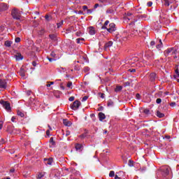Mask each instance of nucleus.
I'll return each mask as SVG.
<instances>
[{
	"label": "nucleus",
	"instance_id": "20e7f679",
	"mask_svg": "<svg viewBox=\"0 0 179 179\" xmlns=\"http://www.w3.org/2000/svg\"><path fill=\"white\" fill-rule=\"evenodd\" d=\"M80 104H81L80 101L76 100L73 103V104L70 106V107L71 110H78V108H79V107H80Z\"/></svg>",
	"mask_w": 179,
	"mask_h": 179
},
{
	"label": "nucleus",
	"instance_id": "6e6552de",
	"mask_svg": "<svg viewBox=\"0 0 179 179\" xmlns=\"http://www.w3.org/2000/svg\"><path fill=\"white\" fill-rule=\"evenodd\" d=\"M125 62H138L137 57H127L125 59Z\"/></svg>",
	"mask_w": 179,
	"mask_h": 179
},
{
	"label": "nucleus",
	"instance_id": "473e14b6",
	"mask_svg": "<svg viewBox=\"0 0 179 179\" xmlns=\"http://www.w3.org/2000/svg\"><path fill=\"white\" fill-rule=\"evenodd\" d=\"M159 20L158 21V22H163V19H166V17H164V14H161L160 15H159Z\"/></svg>",
	"mask_w": 179,
	"mask_h": 179
},
{
	"label": "nucleus",
	"instance_id": "4be33fe9",
	"mask_svg": "<svg viewBox=\"0 0 179 179\" xmlns=\"http://www.w3.org/2000/svg\"><path fill=\"white\" fill-rule=\"evenodd\" d=\"M113 46V41H108L104 45V48H110V47Z\"/></svg>",
	"mask_w": 179,
	"mask_h": 179
},
{
	"label": "nucleus",
	"instance_id": "a19ab883",
	"mask_svg": "<svg viewBox=\"0 0 179 179\" xmlns=\"http://www.w3.org/2000/svg\"><path fill=\"white\" fill-rule=\"evenodd\" d=\"M152 5H153V2H152V1H148L147 3V6H148L149 8H150V6H152Z\"/></svg>",
	"mask_w": 179,
	"mask_h": 179
},
{
	"label": "nucleus",
	"instance_id": "2eb2a0df",
	"mask_svg": "<svg viewBox=\"0 0 179 179\" xmlns=\"http://www.w3.org/2000/svg\"><path fill=\"white\" fill-rule=\"evenodd\" d=\"M12 44H13V42H12L11 41H6L4 43V45L8 48H10Z\"/></svg>",
	"mask_w": 179,
	"mask_h": 179
},
{
	"label": "nucleus",
	"instance_id": "f8f14e48",
	"mask_svg": "<svg viewBox=\"0 0 179 179\" xmlns=\"http://www.w3.org/2000/svg\"><path fill=\"white\" fill-rule=\"evenodd\" d=\"M150 80L151 82H155V80H156V73H151L150 74Z\"/></svg>",
	"mask_w": 179,
	"mask_h": 179
},
{
	"label": "nucleus",
	"instance_id": "f03ea898",
	"mask_svg": "<svg viewBox=\"0 0 179 179\" xmlns=\"http://www.w3.org/2000/svg\"><path fill=\"white\" fill-rule=\"evenodd\" d=\"M177 52V49L174 48H168L167 50H166L164 52V54L165 55V57H169V55H170V54H171V55H174V54H176Z\"/></svg>",
	"mask_w": 179,
	"mask_h": 179
},
{
	"label": "nucleus",
	"instance_id": "58836bf2",
	"mask_svg": "<svg viewBox=\"0 0 179 179\" xmlns=\"http://www.w3.org/2000/svg\"><path fill=\"white\" fill-rule=\"evenodd\" d=\"M124 87H127V86H131V83L129 81L125 82L124 83Z\"/></svg>",
	"mask_w": 179,
	"mask_h": 179
},
{
	"label": "nucleus",
	"instance_id": "c756f323",
	"mask_svg": "<svg viewBox=\"0 0 179 179\" xmlns=\"http://www.w3.org/2000/svg\"><path fill=\"white\" fill-rule=\"evenodd\" d=\"M44 177V173H39L36 177L37 179H41Z\"/></svg>",
	"mask_w": 179,
	"mask_h": 179
},
{
	"label": "nucleus",
	"instance_id": "f257e3e1",
	"mask_svg": "<svg viewBox=\"0 0 179 179\" xmlns=\"http://www.w3.org/2000/svg\"><path fill=\"white\" fill-rule=\"evenodd\" d=\"M11 15L13 16V19L15 20H20V17H22V13L17 8H14L11 10Z\"/></svg>",
	"mask_w": 179,
	"mask_h": 179
},
{
	"label": "nucleus",
	"instance_id": "f3484780",
	"mask_svg": "<svg viewBox=\"0 0 179 179\" xmlns=\"http://www.w3.org/2000/svg\"><path fill=\"white\" fill-rule=\"evenodd\" d=\"M49 143L50 144V148H54L55 146V141H54V137H51Z\"/></svg>",
	"mask_w": 179,
	"mask_h": 179
},
{
	"label": "nucleus",
	"instance_id": "7c9ffc66",
	"mask_svg": "<svg viewBox=\"0 0 179 179\" xmlns=\"http://www.w3.org/2000/svg\"><path fill=\"white\" fill-rule=\"evenodd\" d=\"M45 33V30L44 29H43L38 31L39 36H43Z\"/></svg>",
	"mask_w": 179,
	"mask_h": 179
},
{
	"label": "nucleus",
	"instance_id": "ddd939ff",
	"mask_svg": "<svg viewBox=\"0 0 179 179\" xmlns=\"http://www.w3.org/2000/svg\"><path fill=\"white\" fill-rule=\"evenodd\" d=\"M88 29H89V33L91 36H94V34H96V30H94V27H90Z\"/></svg>",
	"mask_w": 179,
	"mask_h": 179
},
{
	"label": "nucleus",
	"instance_id": "13d9d810",
	"mask_svg": "<svg viewBox=\"0 0 179 179\" xmlns=\"http://www.w3.org/2000/svg\"><path fill=\"white\" fill-rule=\"evenodd\" d=\"M48 59L50 62H52V61H55V59L51 58V57H48Z\"/></svg>",
	"mask_w": 179,
	"mask_h": 179
},
{
	"label": "nucleus",
	"instance_id": "69168bd1",
	"mask_svg": "<svg viewBox=\"0 0 179 179\" xmlns=\"http://www.w3.org/2000/svg\"><path fill=\"white\" fill-rule=\"evenodd\" d=\"M27 94L30 96V94H31V91H27Z\"/></svg>",
	"mask_w": 179,
	"mask_h": 179
},
{
	"label": "nucleus",
	"instance_id": "c9c22d12",
	"mask_svg": "<svg viewBox=\"0 0 179 179\" xmlns=\"http://www.w3.org/2000/svg\"><path fill=\"white\" fill-rule=\"evenodd\" d=\"M115 176V172L114 171H110L109 173V177H114Z\"/></svg>",
	"mask_w": 179,
	"mask_h": 179
},
{
	"label": "nucleus",
	"instance_id": "bb28decb",
	"mask_svg": "<svg viewBox=\"0 0 179 179\" xmlns=\"http://www.w3.org/2000/svg\"><path fill=\"white\" fill-rule=\"evenodd\" d=\"M49 37L51 40H53L54 41L57 40V36H55V34H50Z\"/></svg>",
	"mask_w": 179,
	"mask_h": 179
},
{
	"label": "nucleus",
	"instance_id": "cd10ccee",
	"mask_svg": "<svg viewBox=\"0 0 179 179\" xmlns=\"http://www.w3.org/2000/svg\"><path fill=\"white\" fill-rule=\"evenodd\" d=\"M121 90H122V86H117L115 89V92H121Z\"/></svg>",
	"mask_w": 179,
	"mask_h": 179
},
{
	"label": "nucleus",
	"instance_id": "0e129e2a",
	"mask_svg": "<svg viewBox=\"0 0 179 179\" xmlns=\"http://www.w3.org/2000/svg\"><path fill=\"white\" fill-rule=\"evenodd\" d=\"M50 55H51L52 57H55V52H52L50 53Z\"/></svg>",
	"mask_w": 179,
	"mask_h": 179
},
{
	"label": "nucleus",
	"instance_id": "1a4fd4ad",
	"mask_svg": "<svg viewBox=\"0 0 179 179\" xmlns=\"http://www.w3.org/2000/svg\"><path fill=\"white\" fill-rule=\"evenodd\" d=\"M52 162H53V159L52 157L48 158V159H47V158L44 159V163L46 165L51 166L52 164Z\"/></svg>",
	"mask_w": 179,
	"mask_h": 179
},
{
	"label": "nucleus",
	"instance_id": "a211bd4d",
	"mask_svg": "<svg viewBox=\"0 0 179 179\" xmlns=\"http://www.w3.org/2000/svg\"><path fill=\"white\" fill-rule=\"evenodd\" d=\"M8 10V5L6 4H1L0 6V12H2L3 10Z\"/></svg>",
	"mask_w": 179,
	"mask_h": 179
},
{
	"label": "nucleus",
	"instance_id": "e2e57ef3",
	"mask_svg": "<svg viewBox=\"0 0 179 179\" xmlns=\"http://www.w3.org/2000/svg\"><path fill=\"white\" fill-rule=\"evenodd\" d=\"M33 66H37V63L36 62H32Z\"/></svg>",
	"mask_w": 179,
	"mask_h": 179
},
{
	"label": "nucleus",
	"instance_id": "49530a36",
	"mask_svg": "<svg viewBox=\"0 0 179 179\" xmlns=\"http://www.w3.org/2000/svg\"><path fill=\"white\" fill-rule=\"evenodd\" d=\"M89 99V96H85L83 99H82V101H86V100H87Z\"/></svg>",
	"mask_w": 179,
	"mask_h": 179
},
{
	"label": "nucleus",
	"instance_id": "774afa93",
	"mask_svg": "<svg viewBox=\"0 0 179 179\" xmlns=\"http://www.w3.org/2000/svg\"><path fill=\"white\" fill-rule=\"evenodd\" d=\"M115 179H121V178L118 177V176L116 175V176H115Z\"/></svg>",
	"mask_w": 179,
	"mask_h": 179
},
{
	"label": "nucleus",
	"instance_id": "4468645a",
	"mask_svg": "<svg viewBox=\"0 0 179 179\" xmlns=\"http://www.w3.org/2000/svg\"><path fill=\"white\" fill-rule=\"evenodd\" d=\"M99 118V121H103V120H106V115L101 112H100L98 115Z\"/></svg>",
	"mask_w": 179,
	"mask_h": 179
},
{
	"label": "nucleus",
	"instance_id": "79ce46f5",
	"mask_svg": "<svg viewBox=\"0 0 179 179\" xmlns=\"http://www.w3.org/2000/svg\"><path fill=\"white\" fill-rule=\"evenodd\" d=\"M156 103L157 104H160V103H162V99L160 98L157 99Z\"/></svg>",
	"mask_w": 179,
	"mask_h": 179
},
{
	"label": "nucleus",
	"instance_id": "72a5a7b5",
	"mask_svg": "<svg viewBox=\"0 0 179 179\" xmlns=\"http://www.w3.org/2000/svg\"><path fill=\"white\" fill-rule=\"evenodd\" d=\"M45 20H48V22H50V20L52 19V17L49 15H46L45 16Z\"/></svg>",
	"mask_w": 179,
	"mask_h": 179
},
{
	"label": "nucleus",
	"instance_id": "3c124183",
	"mask_svg": "<svg viewBox=\"0 0 179 179\" xmlns=\"http://www.w3.org/2000/svg\"><path fill=\"white\" fill-rule=\"evenodd\" d=\"M92 12H93V10H92V9H87V13L88 15H90V14L92 13Z\"/></svg>",
	"mask_w": 179,
	"mask_h": 179
},
{
	"label": "nucleus",
	"instance_id": "6e6d98bb",
	"mask_svg": "<svg viewBox=\"0 0 179 179\" xmlns=\"http://www.w3.org/2000/svg\"><path fill=\"white\" fill-rule=\"evenodd\" d=\"M72 86V82L69 81L68 83H67V87H71Z\"/></svg>",
	"mask_w": 179,
	"mask_h": 179
},
{
	"label": "nucleus",
	"instance_id": "c85d7f7f",
	"mask_svg": "<svg viewBox=\"0 0 179 179\" xmlns=\"http://www.w3.org/2000/svg\"><path fill=\"white\" fill-rule=\"evenodd\" d=\"M17 115H19V117H21L22 118H23V117H24V113H23L22 111L18 110L17 112Z\"/></svg>",
	"mask_w": 179,
	"mask_h": 179
},
{
	"label": "nucleus",
	"instance_id": "b1692460",
	"mask_svg": "<svg viewBox=\"0 0 179 179\" xmlns=\"http://www.w3.org/2000/svg\"><path fill=\"white\" fill-rule=\"evenodd\" d=\"M176 75H174V78H179V69H178V66H176V70H175Z\"/></svg>",
	"mask_w": 179,
	"mask_h": 179
},
{
	"label": "nucleus",
	"instance_id": "bf43d9fd",
	"mask_svg": "<svg viewBox=\"0 0 179 179\" xmlns=\"http://www.w3.org/2000/svg\"><path fill=\"white\" fill-rule=\"evenodd\" d=\"M99 6H100L99 5V3H96V4L94 6V9H97V8H99Z\"/></svg>",
	"mask_w": 179,
	"mask_h": 179
},
{
	"label": "nucleus",
	"instance_id": "37998d69",
	"mask_svg": "<svg viewBox=\"0 0 179 179\" xmlns=\"http://www.w3.org/2000/svg\"><path fill=\"white\" fill-rule=\"evenodd\" d=\"M163 47V45L158 44L156 45L157 50H160Z\"/></svg>",
	"mask_w": 179,
	"mask_h": 179
},
{
	"label": "nucleus",
	"instance_id": "ea45409f",
	"mask_svg": "<svg viewBox=\"0 0 179 179\" xmlns=\"http://www.w3.org/2000/svg\"><path fill=\"white\" fill-rule=\"evenodd\" d=\"M51 85H54V82H48V84L46 85L47 87H50Z\"/></svg>",
	"mask_w": 179,
	"mask_h": 179
},
{
	"label": "nucleus",
	"instance_id": "a878e982",
	"mask_svg": "<svg viewBox=\"0 0 179 179\" xmlns=\"http://www.w3.org/2000/svg\"><path fill=\"white\" fill-rule=\"evenodd\" d=\"M113 106H114V101H113V100H111V99H109L108 101V106L113 107Z\"/></svg>",
	"mask_w": 179,
	"mask_h": 179
},
{
	"label": "nucleus",
	"instance_id": "603ef678",
	"mask_svg": "<svg viewBox=\"0 0 179 179\" xmlns=\"http://www.w3.org/2000/svg\"><path fill=\"white\" fill-rule=\"evenodd\" d=\"M164 173H165L166 176H169V174H170V171L167 169L165 170Z\"/></svg>",
	"mask_w": 179,
	"mask_h": 179
},
{
	"label": "nucleus",
	"instance_id": "423d86ee",
	"mask_svg": "<svg viewBox=\"0 0 179 179\" xmlns=\"http://www.w3.org/2000/svg\"><path fill=\"white\" fill-rule=\"evenodd\" d=\"M8 83L5 79H0V89H6Z\"/></svg>",
	"mask_w": 179,
	"mask_h": 179
},
{
	"label": "nucleus",
	"instance_id": "5701e85b",
	"mask_svg": "<svg viewBox=\"0 0 179 179\" xmlns=\"http://www.w3.org/2000/svg\"><path fill=\"white\" fill-rule=\"evenodd\" d=\"M15 59L17 61H20L21 59H23V56H22V54L18 53L15 55Z\"/></svg>",
	"mask_w": 179,
	"mask_h": 179
},
{
	"label": "nucleus",
	"instance_id": "f704fd0d",
	"mask_svg": "<svg viewBox=\"0 0 179 179\" xmlns=\"http://www.w3.org/2000/svg\"><path fill=\"white\" fill-rule=\"evenodd\" d=\"M143 113H145L147 115H148V114H150V110L146 108L143 110Z\"/></svg>",
	"mask_w": 179,
	"mask_h": 179
},
{
	"label": "nucleus",
	"instance_id": "39448f33",
	"mask_svg": "<svg viewBox=\"0 0 179 179\" xmlns=\"http://www.w3.org/2000/svg\"><path fill=\"white\" fill-rule=\"evenodd\" d=\"M106 30L108 31V33H113V31H115V30H117V28H115V24L110 23L109 24V28H108Z\"/></svg>",
	"mask_w": 179,
	"mask_h": 179
},
{
	"label": "nucleus",
	"instance_id": "393cba45",
	"mask_svg": "<svg viewBox=\"0 0 179 179\" xmlns=\"http://www.w3.org/2000/svg\"><path fill=\"white\" fill-rule=\"evenodd\" d=\"M157 117H158L159 118H163L164 117V113H162V112L157 110Z\"/></svg>",
	"mask_w": 179,
	"mask_h": 179
},
{
	"label": "nucleus",
	"instance_id": "a18cd8bd",
	"mask_svg": "<svg viewBox=\"0 0 179 179\" xmlns=\"http://www.w3.org/2000/svg\"><path fill=\"white\" fill-rule=\"evenodd\" d=\"M15 43H20V37L15 38Z\"/></svg>",
	"mask_w": 179,
	"mask_h": 179
},
{
	"label": "nucleus",
	"instance_id": "864d4df0",
	"mask_svg": "<svg viewBox=\"0 0 179 179\" xmlns=\"http://www.w3.org/2000/svg\"><path fill=\"white\" fill-rule=\"evenodd\" d=\"M113 12H114V10H113L112 9H108L106 10V13H113Z\"/></svg>",
	"mask_w": 179,
	"mask_h": 179
},
{
	"label": "nucleus",
	"instance_id": "9b49d317",
	"mask_svg": "<svg viewBox=\"0 0 179 179\" xmlns=\"http://www.w3.org/2000/svg\"><path fill=\"white\" fill-rule=\"evenodd\" d=\"M19 75H20L22 78H24L26 76V71H24V69H23V67L20 68Z\"/></svg>",
	"mask_w": 179,
	"mask_h": 179
},
{
	"label": "nucleus",
	"instance_id": "c03bdc74",
	"mask_svg": "<svg viewBox=\"0 0 179 179\" xmlns=\"http://www.w3.org/2000/svg\"><path fill=\"white\" fill-rule=\"evenodd\" d=\"M129 72L134 73L136 72V69H130L128 70Z\"/></svg>",
	"mask_w": 179,
	"mask_h": 179
},
{
	"label": "nucleus",
	"instance_id": "4c0bfd02",
	"mask_svg": "<svg viewBox=\"0 0 179 179\" xmlns=\"http://www.w3.org/2000/svg\"><path fill=\"white\" fill-rule=\"evenodd\" d=\"M128 165L129 166V167H133V166H134V161H132L131 159L129 160Z\"/></svg>",
	"mask_w": 179,
	"mask_h": 179
},
{
	"label": "nucleus",
	"instance_id": "412c9836",
	"mask_svg": "<svg viewBox=\"0 0 179 179\" xmlns=\"http://www.w3.org/2000/svg\"><path fill=\"white\" fill-rule=\"evenodd\" d=\"M76 150H82L83 149V145L82 144L77 143L76 144Z\"/></svg>",
	"mask_w": 179,
	"mask_h": 179
},
{
	"label": "nucleus",
	"instance_id": "8fccbe9b",
	"mask_svg": "<svg viewBox=\"0 0 179 179\" xmlns=\"http://www.w3.org/2000/svg\"><path fill=\"white\" fill-rule=\"evenodd\" d=\"M85 137H86V134H83L80 136V138H81L82 139H85Z\"/></svg>",
	"mask_w": 179,
	"mask_h": 179
},
{
	"label": "nucleus",
	"instance_id": "052dcab7",
	"mask_svg": "<svg viewBox=\"0 0 179 179\" xmlns=\"http://www.w3.org/2000/svg\"><path fill=\"white\" fill-rule=\"evenodd\" d=\"M83 10H87V6H83Z\"/></svg>",
	"mask_w": 179,
	"mask_h": 179
},
{
	"label": "nucleus",
	"instance_id": "dca6fc26",
	"mask_svg": "<svg viewBox=\"0 0 179 179\" xmlns=\"http://www.w3.org/2000/svg\"><path fill=\"white\" fill-rule=\"evenodd\" d=\"M63 124L66 127H71L72 123H71V122H69V120H68L67 119H64L63 120Z\"/></svg>",
	"mask_w": 179,
	"mask_h": 179
},
{
	"label": "nucleus",
	"instance_id": "2f4dec72",
	"mask_svg": "<svg viewBox=\"0 0 179 179\" xmlns=\"http://www.w3.org/2000/svg\"><path fill=\"white\" fill-rule=\"evenodd\" d=\"M155 45H156V42H155L154 41H152L150 43V48H153V47H155Z\"/></svg>",
	"mask_w": 179,
	"mask_h": 179
},
{
	"label": "nucleus",
	"instance_id": "aec40b11",
	"mask_svg": "<svg viewBox=\"0 0 179 179\" xmlns=\"http://www.w3.org/2000/svg\"><path fill=\"white\" fill-rule=\"evenodd\" d=\"M72 31H75V29H73V27H70L69 28H67L66 29V34H68L69 33H72Z\"/></svg>",
	"mask_w": 179,
	"mask_h": 179
},
{
	"label": "nucleus",
	"instance_id": "680f3d73",
	"mask_svg": "<svg viewBox=\"0 0 179 179\" xmlns=\"http://www.w3.org/2000/svg\"><path fill=\"white\" fill-rule=\"evenodd\" d=\"M171 107H174L176 106V102H172L170 103Z\"/></svg>",
	"mask_w": 179,
	"mask_h": 179
},
{
	"label": "nucleus",
	"instance_id": "338daca9",
	"mask_svg": "<svg viewBox=\"0 0 179 179\" xmlns=\"http://www.w3.org/2000/svg\"><path fill=\"white\" fill-rule=\"evenodd\" d=\"M46 135H47L48 136H50V130H47V131H46Z\"/></svg>",
	"mask_w": 179,
	"mask_h": 179
},
{
	"label": "nucleus",
	"instance_id": "9d476101",
	"mask_svg": "<svg viewBox=\"0 0 179 179\" xmlns=\"http://www.w3.org/2000/svg\"><path fill=\"white\" fill-rule=\"evenodd\" d=\"M165 6H170V3H174L176 0H164Z\"/></svg>",
	"mask_w": 179,
	"mask_h": 179
},
{
	"label": "nucleus",
	"instance_id": "7ed1b4c3",
	"mask_svg": "<svg viewBox=\"0 0 179 179\" xmlns=\"http://www.w3.org/2000/svg\"><path fill=\"white\" fill-rule=\"evenodd\" d=\"M0 104H1V106H3V108L7 110V111H10V103L8 101L1 100Z\"/></svg>",
	"mask_w": 179,
	"mask_h": 179
},
{
	"label": "nucleus",
	"instance_id": "4d7b16f0",
	"mask_svg": "<svg viewBox=\"0 0 179 179\" xmlns=\"http://www.w3.org/2000/svg\"><path fill=\"white\" fill-rule=\"evenodd\" d=\"M69 135H71V131H66L65 136H69Z\"/></svg>",
	"mask_w": 179,
	"mask_h": 179
},
{
	"label": "nucleus",
	"instance_id": "0eeeda50",
	"mask_svg": "<svg viewBox=\"0 0 179 179\" xmlns=\"http://www.w3.org/2000/svg\"><path fill=\"white\" fill-rule=\"evenodd\" d=\"M160 23H162V21H157L154 22L155 30H160V29H162V25L160 24Z\"/></svg>",
	"mask_w": 179,
	"mask_h": 179
},
{
	"label": "nucleus",
	"instance_id": "de8ad7c7",
	"mask_svg": "<svg viewBox=\"0 0 179 179\" xmlns=\"http://www.w3.org/2000/svg\"><path fill=\"white\" fill-rule=\"evenodd\" d=\"M136 99H137V100H141V94H136Z\"/></svg>",
	"mask_w": 179,
	"mask_h": 179
},
{
	"label": "nucleus",
	"instance_id": "09e8293b",
	"mask_svg": "<svg viewBox=\"0 0 179 179\" xmlns=\"http://www.w3.org/2000/svg\"><path fill=\"white\" fill-rule=\"evenodd\" d=\"M80 41H81L80 38H78L76 39L77 44H82L83 42H80Z\"/></svg>",
	"mask_w": 179,
	"mask_h": 179
},
{
	"label": "nucleus",
	"instance_id": "6ab92c4d",
	"mask_svg": "<svg viewBox=\"0 0 179 179\" xmlns=\"http://www.w3.org/2000/svg\"><path fill=\"white\" fill-rule=\"evenodd\" d=\"M110 23V21L106 20L103 24V26L101 27L102 30H107V26H108V24Z\"/></svg>",
	"mask_w": 179,
	"mask_h": 179
},
{
	"label": "nucleus",
	"instance_id": "5fc2aeb1",
	"mask_svg": "<svg viewBox=\"0 0 179 179\" xmlns=\"http://www.w3.org/2000/svg\"><path fill=\"white\" fill-rule=\"evenodd\" d=\"M73 100H75V96H71V97L69 99V101H73Z\"/></svg>",
	"mask_w": 179,
	"mask_h": 179
},
{
	"label": "nucleus",
	"instance_id": "e433bc0d",
	"mask_svg": "<svg viewBox=\"0 0 179 179\" xmlns=\"http://www.w3.org/2000/svg\"><path fill=\"white\" fill-rule=\"evenodd\" d=\"M57 28L59 29L62 24H64V20H62L60 22H58L57 24Z\"/></svg>",
	"mask_w": 179,
	"mask_h": 179
}]
</instances>
